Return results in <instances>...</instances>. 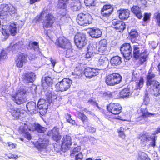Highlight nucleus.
Wrapping results in <instances>:
<instances>
[{"label": "nucleus", "mask_w": 160, "mask_h": 160, "mask_svg": "<svg viewBox=\"0 0 160 160\" xmlns=\"http://www.w3.org/2000/svg\"><path fill=\"white\" fill-rule=\"evenodd\" d=\"M112 24L114 26L113 28L119 30V32L123 31L125 28V24L124 22L114 20L112 22Z\"/></svg>", "instance_id": "23"}, {"label": "nucleus", "mask_w": 160, "mask_h": 160, "mask_svg": "<svg viewBox=\"0 0 160 160\" xmlns=\"http://www.w3.org/2000/svg\"><path fill=\"white\" fill-rule=\"evenodd\" d=\"M132 12L139 19L142 17V13L140 8L137 6H133L131 8Z\"/></svg>", "instance_id": "31"}, {"label": "nucleus", "mask_w": 160, "mask_h": 160, "mask_svg": "<svg viewBox=\"0 0 160 160\" xmlns=\"http://www.w3.org/2000/svg\"><path fill=\"white\" fill-rule=\"evenodd\" d=\"M52 134V138L54 141L58 142L60 140L61 136L59 134L58 129L54 128L50 132Z\"/></svg>", "instance_id": "33"}, {"label": "nucleus", "mask_w": 160, "mask_h": 160, "mask_svg": "<svg viewBox=\"0 0 160 160\" xmlns=\"http://www.w3.org/2000/svg\"><path fill=\"white\" fill-rule=\"evenodd\" d=\"M74 42L78 48H81L83 47L87 43L85 35L81 33H77L74 37Z\"/></svg>", "instance_id": "9"}, {"label": "nucleus", "mask_w": 160, "mask_h": 160, "mask_svg": "<svg viewBox=\"0 0 160 160\" xmlns=\"http://www.w3.org/2000/svg\"><path fill=\"white\" fill-rule=\"evenodd\" d=\"M34 131L33 129H31L28 126L26 125H25L22 128V132L24 134L25 138L29 140L31 139V136L28 131Z\"/></svg>", "instance_id": "29"}, {"label": "nucleus", "mask_w": 160, "mask_h": 160, "mask_svg": "<svg viewBox=\"0 0 160 160\" xmlns=\"http://www.w3.org/2000/svg\"><path fill=\"white\" fill-rule=\"evenodd\" d=\"M32 126L34 128H32V129H33L34 130H35L38 132L42 133L46 130V128H45L42 127L37 123H35Z\"/></svg>", "instance_id": "37"}, {"label": "nucleus", "mask_w": 160, "mask_h": 160, "mask_svg": "<svg viewBox=\"0 0 160 160\" xmlns=\"http://www.w3.org/2000/svg\"><path fill=\"white\" fill-rule=\"evenodd\" d=\"M108 58L104 56H102L100 57L98 60V65L102 69H104L108 66H109L110 65L108 64Z\"/></svg>", "instance_id": "24"}, {"label": "nucleus", "mask_w": 160, "mask_h": 160, "mask_svg": "<svg viewBox=\"0 0 160 160\" xmlns=\"http://www.w3.org/2000/svg\"><path fill=\"white\" fill-rule=\"evenodd\" d=\"M89 123H88V125H85L84 127L88 131L92 132L94 133L95 132L96 129L95 128H94L93 127L89 126Z\"/></svg>", "instance_id": "50"}, {"label": "nucleus", "mask_w": 160, "mask_h": 160, "mask_svg": "<svg viewBox=\"0 0 160 160\" xmlns=\"http://www.w3.org/2000/svg\"><path fill=\"white\" fill-rule=\"evenodd\" d=\"M26 91L24 88H20L16 92L15 94L12 97V99L18 104H21L26 102Z\"/></svg>", "instance_id": "2"}, {"label": "nucleus", "mask_w": 160, "mask_h": 160, "mask_svg": "<svg viewBox=\"0 0 160 160\" xmlns=\"http://www.w3.org/2000/svg\"><path fill=\"white\" fill-rule=\"evenodd\" d=\"M54 147L55 150L56 151V152H59L60 151L61 148H62L61 146L57 144L54 145Z\"/></svg>", "instance_id": "62"}, {"label": "nucleus", "mask_w": 160, "mask_h": 160, "mask_svg": "<svg viewBox=\"0 0 160 160\" xmlns=\"http://www.w3.org/2000/svg\"><path fill=\"white\" fill-rule=\"evenodd\" d=\"M54 18L52 15L48 14L47 15L43 21V27L44 29L49 28L52 26L54 22Z\"/></svg>", "instance_id": "15"}, {"label": "nucleus", "mask_w": 160, "mask_h": 160, "mask_svg": "<svg viewBox=\"0 0 160 160\" xmlns=\"http://www.w3.org/2000/svg\"><path fill=\"white\" fill-rule=\"evenodd\" d=\"M151 68L149 70L148 72V74L147 76V79L146 82V86H148L151 84H155L158 82L156 80L153 79V78L155 77V74L153 72H152Z\"/></svg>", "instance_id": "20"}, {"label": "nucleus", "mask_w": 160, "mask_h": 160, "mask_svg": "<svg viewBox=\"0 0 160 160\" xmlns=\"http://www.w3.org/2000/svg\"><path fill=\"white\" fill-rule=\"evenodd\" d=\"M156 18L157 20V23L158 25L160 26V13H157L156 15Z\"/></svg>", "instance_id": "64"}, {"label": "nucleus", "mask_w": 160, "mask_h": 160, "mask_svg": "<svg viewBox=\"0 0 160 160\" xmlns=\"http://www.w3.org/2000/svg\"><path fill=\"white\" fill-rule=\"evenodd\" d=\"M49 38L53 42H55V44L59 47L64 49L71 48V45L69 41L64 37H61L55 40L53 37H50L49 36Z\"/></svg>", "instance_id": "5"}, {"label": "nucleus", "mask_w": 160, "mask_h": 160, "mask_svg": "<svg viewBox=\"0 0 160 160\" xmlns=\"http://www.w3.org/2000/svg\"><path fill=\"white\" fill-rule=\"evenodd\" d=\"M82 69L81 68L80 66H78L76 67L74 69V72H72V75L75 76V78H79L82 72Z\"/></svg>", "instance_id": "38"}, {"label": "nucleus", "mask_w": 160, "mask_h": 160, "mask_svg": "<svg viewBox=\"0 0 160 160\" xmlns=\"http://www.w3.org/2000/svg\"><path fill=\"white\" fill-rule=\"evenodd\" d=\"M26 107L28 113L33 114L38 112V108L34 102L31 101L28 102L26 105Z\"/></svg>", "instance_id": "18"}, {"label": "nucleus", "mask_w": 160, "mask_h": 160, "mask_svg": "<svg viewBox=\"0 0 160 160\" xmlns=\"http://www.w3.org/2000/svg\"><path fill=\"white\" fill-rule=\"evenodd\" d=\"M72 48H67L65 49L66 50V57L67 58H70L73 56V50L72 49Z\"/></svg>", "instance_id": "47"}, {"label": "nucleus", "mask_w": 160, "mask_h": 160, "mask_svg": "<svg viewBox=\"0 0 160 160\" xmlns=\"http://www.w3.org/2000/svg\"><path fill=\"white\" fill-rule=\"evenodd\" d=\"M68 116L69 117V119H68L67 118V121L72 125H74L75 122V121L72 119L71 115L68 114Z\"/></svg>", "instance_id": "61"}, {"label": "nucleus", "mask_w": 160, "mask_h": 160, "mask_svg": "<svg viewBox=\"0 0 160 160\" xmlns=\"http://www.w3.org/2000/svg\"><path fill=\"white\" fill-rule=\"evenodd\" d=\"M48 140H43L41 142L39 140L36 142L35 145L38 149H40L41 148H45L48 145Z\"/></svg>", "instance_id": "30"}, {"label": "nucleus", "mask_w": 160, "mask_h": 160, "mask_svg": "<svg viewBox=\"0 0 160 160\" xmlns=\"http://www.w3.org/2000/svg\"><path fill=\"white\" fill-rule=\"evenodd\" d=\"M122 62L121 58L118 56L114 57L111 59L109 65L110 68H113L115 66L119 65Z\"/></svg>", "instance_id": "26"}, {"label": "nucleus", "mask_w": 160, "mask_h": 160, "mask_svg": "<svg viewBox=\"0 0 160 160\" xmlns=\"http://www.w3.org/2000/svg\"><path fill=\"white\" fill-rule=\"evenodd\" d=\"M140 54L139 48L135 45L133 46V55L134 58H139Z\"/></svg>", "instance_id": "45"}, {"label": "nucleus", "mask_w": 160, "mask_h": 160, "mask_svg": "<svg viewBox=\"0 0 160 160\" xmlns=\"http://www.w3.org/2000/svg\"><path fill=\"white\" fill-rule=\"evenodd\" d=\"M122 79V77L119 74L113 73L106 76L105 82L108 85L113 86L121 82Z\"/></svg>", "instance_id": "3"}, {"label": "nucleus", "mask_w": 160, "mask_h": 160, "mask_svg": "<svg viewBox=\"0 0 160 160\" xmlns=\"http://www.w3.org/2000/svg\"><path fill=\"white\" fill-rule=\"evenodd\" d=\"M72 3V5L70 6L72 8V9L74 11H78L81 8V3L78 1H70Z\"/></svg>", "instance_id": "36"}, {"label": "nucleus", "mask_w": 160, "mask_h": 160, "mask_svg": "<svg viewBox=\"0 0 160 160\" xmlns=\"http://www.w3.org/2000/svg\"><path fill=\"white\" fill-rule=\"evenodd\" d=\"M86 19L85 22H87L88 25H89L91 23L92 20V17L90 14L88 13H85Z\"/></svg>", "instance_id": "48"}, {"label": "nucleus", "mask_w": 160, "mask_h": 160, "mask_svg": "<svg viewBox=\"0 0 160 160\" xmlns=\"http://www.w3.org/2000/svg\"><path fill=\"white\" fill-rule=\"evenodd\" d=\"M89 34L92 38H98L101 36L102 32L98 29H92L89 32Z\"/></svg>", "instance_id": "32"}, {"label": "nucleus", "mask_w": 160, "mask_h": 160, "mask_svg": "<svg viewBox=\"0 0 160 160\" xmlns=\"http://www.w3.org/2000/svg\"><path fill=\"white\" fill-rule=\"evenodd\" d=\"M78 117L79 118L81 119L82 121L83 122L84 124L83 126L86 125V124L88 125L89 122H88V118L83 113L81 112H78Z\"/></svg>", "instance_id": "39"}, {"label": "nucleus", "mask_w": 160, "mask_h": 160, "mask_svg": "<svg viewBox=\"0 0 160 160\" xmlns=\"http://www.w3.org/2000/svg\"><path fill=\"white\" fill-rule=\"evenodd\" d=\"M44 13L43 12H42L39 15H38L34 18L33 21L35 23L40 21L42 19L41 17L42 15Z\"/></svg>", "instance_id": "55"}, {"label": "nucleus", "mask_w": 160, "mask_h": 160, "mask_svg": "<svg viewBox=\"0 0 160 160\" xmlns=\"http://www.w3.org/2000/svg\"><path fill=\"white\" fill-rule=\"evenodd\" d=\"M46 95L47 99L49 101H52L57 98V96L56 95H54L53 92H48L46 93Z\"/></svg>", "instance_id": "44"}, {"label": "nucleus", "mask_w": 160, "mask_h": 160, "mask_svg": "<svg viewBox=\"0 0 160 160\" xmlns=\"http://www.w3.org/2000/svg\"><path fill=\"white\" fill-rule=\"evenodd\" d=\"M7 57V54L4 50L2 51L0 56V59H5Z\"/></svg>", "instance_id": "60"}, {"label": "nucleus", "mask_w": 160, "mask_h": 160, "mask_svg": "<svg viewBox=\"0 0 160 160\" xmlns=\"http://www.w3.org/2000/svg\"><path fill=\"white\" fill-rule=\"evenodd\" d=\"M148 53L147 51L146 50H142L141 51V52L140 53V54L139 55V57H148Z\"/></svg>", "instance_id": "59"}, {"label": "nucleus", "mask_w": 160, "mask_h": 160, "mask_svg": "<svg viewBox=\"0 0 160 160\" xmlns=\"http://www.w3.org/2000/svg\"><path fill=\"white\" fill-rule=\"evenodd\" d=\"M136 82V87L137 89H140L142 87L144 83V80L143 78L140 77V78L137 81H135Z\"/></svg>", "instance_id": "41"}, {"label": "nucleus", "mask_w": 160, "mask_h": 160, "mask_svg": "<svg viewBox=\"0 0 160 160\" xmlns=\"http://www.w3.org/2000/svg\"><path fill=\"white\" fill-rule=\"evenodd\" d=\"M94 1L95 0H85L84 3L86 6H90L94 4Z\"/></svg>", "instance_id": "56"}, {"label": "nucleus", "mask_w": 160, "mask_h": 160, "mask_svg": "<svg viewBox=\"0 0 160 160\" xmlns=\"http://www.w3.org/2000/svg\"><path fill=\"white\" fill-rule=\"evenodd\" d=\"M83 158V156L82 153L81 152L76 154L75 155V158L77 160L78 159H82Z\"/></svg>", "instance_id": "63"}, {"label": "nucleus", "mask_w": 160, "mask_h": 160, "mask_svg": "<svg viewBox=\"0 0 160 160\" xmlns=\"http://www.w3.org/2000/svg\"><path fill=\"white\" fill-rule=\"evenodd\" d=\"M96 53V47L93 45L90 44L87 48V52L86 54V58H87L92 57Z\"/></svg>", "instance_id": "22"}, {"label": "nucleus", "mask_w": 160, "mask_h": 160, "mask_svg": "<svg viewBox=\"0 0 160 160\" xmlns=\"http://www.w3.org/2000/svg\"><path fill=\"white\" fill-rule=\"evenodd\" d=\"M62 8V9L60 10L59 13L60 14V16L61 17H64L65 16H66V17H67V11L65 9L66 8Z\"/></svg>", "instance_id": "54"}, {"label": "nucleus", "mask_w": 160, "mask_h": 160, "mask_svg": "<svg viewBox=\"0 0 160 160\" xmlns=\"http://www.w3.org/2000/svg\"><path fill=\"white\" fill-rule=\"evenodd\" d=\"M22 42H19L13 45L11 44L9 48H11L13 52H15L17 51H18L19 50L21 49L22 48Z\"/></svg>", "instance_id": "34"}, {"label": "nucleus", "mask_w": 160, "mask_h": 160, "mask_svg": "<svg viewBox=\"0 0 160 160\" xmlns=\"http://www.w3.org/2000/svg\"><path fill=\"white\" fill-rule=\"evenodd\" d=\"M150 94L146 92L145 95L143 98V103L146 105H147L149 103L150 99L149 97V95Z\"/></svg>", "instance_id": "49"}, {"label": "nucleus", "mask_w": 160, "mask_h": 160, "mask_svg": "<svg viewBox=\"0 0 160 160\" xmlns=\"http://www.w3.org/2000/svg\"><path fill=\"white\" fill-rule=\"evenodd\" d=\"M138 160H150L148 155L144 152L140 151L138 153Z\"/></svg>", "instance_id": "43"}, {"label": "nucleus", "mask_w": 160, "mask_h": 160, "mask_svg": "<svg viewBox=\"0 0 160 160\" xmlns=\"http://www.w3.org/2000/svg\"><path fill=\"white\" fill-rule=\"evenodd\" d=\"M108 111L114 115H117L121 112L122 107L119 103H111L107 107Z\"/></svg>", "instance_id": "12"}, {"label": "nucleus", "mask_w": 160, "mask_h": 160, "mask_svg": "<svg viewBox=\"0 0 160 160\" xmlns=\"http://www.w3.org/2000/svg\"><path fill=\"white\" fill-rule=\"evenodd\" d=\"M146 87V92L151 95L157 97L160 94V84L158 82Z\"/></svg>", "instance_id": "8"}, {"label": "nucleus", "mask_w": 160, "mask_h": 160, "mask_svg": "<svg viewBox=\"0 0 160 160\" xmlns=\"http://www.w3.org/2000/svg\"><path fill=\"white\" fill-rule=\"evenodd\" d=\"M85 13L79 14L77 17V21L78 23L81 26H86L88 25L87 22H85L86 19Z\"/></svg>", "instance_id": "28"}, {"label": "nucleus", "mask_w": 160, "mask_h": 160, "mask_svg": "<svg viewBox=\"0 0 160 160\" xmlns=\"http://www.w3.org/2000/svg\"><path fill=\"white\" fill-rule=\"evenodd\" d=\"M2 27V33L5 36V38H7L10 33L14 36L17 32L18 29L14 23H12L9 26H3Z\"/></svg>", "instance_id": "6"}, {"label": "nucleus", "mask_w": 160, "mask_h": 160, "mask_svg": "<svg viewBox=\"0 0 160 160\" xmlns=\"http://www.w3.org/2000/svg\"><path fill=\"white\" fill-rule=\"evenodd\" d=\"M140 143L142 145L145 146L148 145L154 147L155 146V138L154 136H149L147 134L140 135L139 137Z\"/></svg>", "instance_id": "4"}, {"label": "nucleus", "mask_w": 160, "mask_h": 160, "mask_svg": "<svg viewBox=\"0 0 160 160\" xmlns=\"http://www.w3.org/2000/svg\"><path fill=\"white\" fill-rule=\"evenodd\" d=\"M138 36L136 35H132L130 36V38L131 39V42L132 43L136 42L138 41Z\"/></svg>", "instance_id": "57"}, {"label": "nucleus", "mask_w": 160, "mask_h": 160, "mask_svg": "<svg viewBox=\"0 0 160 160\" xmlns=\"http://www.w3.org/2000/svg\"><path fill=\"white\" fill-rule=\"evenodd\" d=\"M118 12L119 18L121 19H127L129 17L130 11L128 9L121 10Z\"/></svg>", "instance_id": "27"}, {"label": "nucleus", "mask_w": 160, "mask_h": 160, "mask_svg": "<svg viewBox=\"0 0 160 160\" xmlns=\"http://www.w3.org/2000/svg\"><path fill=\"white\" fill-rule=\"evenodd\" d=\"M113 11V7L110 4L104 5L101 10L102 17L106 18L109 17Z\"/></svg>", "instance_id": "13"}, {"label": "nucleus", "mask_w": 160, "mask_h": 160, "mask_svg": "<svg viewBox=\"0 0 160 160\" xmlns=\"http://www.w3.org/2000/svg\"><path fill=\"white\" fill-rule=\"evenodd\" d=\"M45 102V101L43 99H40L38 103V106L37 107L38 108V110L42 109L44 108V105L43 104V103Z\"/></svg>", "instance_id": "53"}, {"label": "nucleus", "mask_w": 160, "mask_h": 160, "mask_svg": "<svg viewBox=\"0 0 160 160\" xmlns=\"http://www.w3.org/2000/svg\"><path fill=\"white\" fill-rule=\"evenodd\" d=\"M62 149H66L69 148L72 144L71 137L68 135H66L63 136L62 140Z\"/></svg>", "instance_id": "16"}, {"label": "nucleus", "mask_w": 160, "mask_h": 160, "mask_svg": "<svg viewBox=\"0 0 160 160\" xmlns=\"http://www.w3.org/2000/svg\"><path fill=\"white\" fill-rule=\"evenodd\" d=\"M35 75L34 73L32 72L26 73L23 76V78L27 83L32 82L35 79Z\"/></svg>", "instance_id": "25"}, {"label": "nucleus", "mask_w": 160, "mask_h": 160, "mask_svg": "<svg viewBox=\"0 0 160 160\" xmlns=\"http://www.w3.org/2000/svg\"><path fill=\"white\" fill-rule=\"evenodd\" d=\"M130 94V90L128 88H124L120 92V95L122 98L128 97Z\"/></svg>", "instance_id": "42"}, {"label": "nucleus", "mask_w": 160, "mask_h": 160, "mask_svg": "<svg viewBox=\"0 0 160 160\" xmlns=\"http://www.w3.org/2000/svg\"><path fill=\"white\" fill-rule=\"evenodd\" d=\"M81 148L80 146H78L74 148L71 151V156H74L75 154H77V153L79 152Z\"/></svg>", "instance_id": "51"}, {"label": "nucleus", "mask_w": 160, "mask_h": 160, "mask_svg": "<svg viewBox=\"0 0 160 160\" xmlns=\"http://www.w3.org/2000/svg\"><path fill=\"white\" fill-rule=\"evenodd\" d=\"M141 116L137 118V121H141V122L142 123H144L147 121L148 117L155 115V113L148 112L146 108H141Z\"/></svg>", "instance_id": "11"}, {"label": "nucleus", "mask_w": 160, "mask_h": 160, "mask_svg": "<svg viewBox=\"0 0 160 160\" xmlns=\"http://www.w3.org/2000/svg\"><path fill=\"white\" fill-rule=\"evenodd\" d=\"M45 81L46 84L49 86H50L52 84V80L51 77H46L44 78H43L42 79V83H44L43 82Z\"/></svg>", "instance_id": "46"}, {"label": "nucleus", "mask_w": 160, "mask_h": 160, "mask_svg": "<svg viewBox=\"0 0 160 160\" xmlns=\"http://www.w3.org/2000/svg\"><path fill=\"white\" fill-rule=\"evenodd\" d=\"M140 75L138 73L137 71H134L132 73V79L133 81L135 82L137 81L140 78Z\"/></svg>", "instance_id": "52"}, {"label": "nucleus", "mask_w": 160, "mask_h": 160, "mask_svg": "<svg viewBox=\"0 0 160 160\" xmlns=\"http://www.w3.org/2000/svg\"><path fill=\"white\" fill-rule=\"evenodd\" d=\"M17 9L12 5L9 4L0 5V16L1 19H4L9 13L11 15L16 13Z\"/></svg>", "instance_id": "1"}, {"label": "nucleus", "mask_w": 160, "mask_h": 160, "mask_svg": "<svg viewBox=\"0 0 160 160\" xmlns=\"http://www.w3.org/2000/svg\"><path fill=\"white\" fill-rule=\"evenodd\" d=\"M72 81L68 78H64L56 85L57 90L61 92L65 91L70 88Z\"/></svg>", "instance_id": "7"}, {"label": "nucleus", "mask_w": 160, "mask_h": 160, "mask_svg": "<svg viewBox=\"0 0 160 160\" xmlns=\"http://www.w3.org/2000/svg\"><path fill=\"white\" fill-rule=\"evenodd\" d=\"M28 48L29 49L38 51L39 48L38 43L36 42L31 41L29 42Z\"/></svg>", "instance_id": "35"}, {"label": "nucleus", "mask_w": 160, "mask_h": 160, "mask_svg": "<svg viewBox=\"0 0 160 160\" xmlns=\"http://www.w3.org/2000/svg\"><path fill=\"white\" fill-rule=\"evenodd\" d=\"M120 51L126 59L129 60L132 57V48L129 43L123 44L121 47Z\"/></svg>", "instance_id": "10"}, {"label": "nucleus", "mask_w": 160, "mask_h": 160, "mask_svg": "<svg viewBox=\"0 0 160 160\" xmlns=\"http://www.w3.org/2000/svg\"><path fill=\"white\" fill-rule=\"evenodd\" d=\"M87 103L88 104H91L94 106H98L97 103L92 99L89 100L87 102Z\"/></svg>", "instance_id": "58"}, {"label": "nucleus", "mask_w": 160, "mask_h": 160, "mask_svg": "<svg viewBox=\"0 0 160 160\" xmlns=\"http://www.w3.org/2000/svg\"><path fill=\"white\" fill-rule=\"evenodd\" d=\"M99 71V69L88 67L85 69L84 74L86 77L90 78L96 76V75L95 74L98 73Z\"/></svg>", "instance_id": "19"}, {"label": "nucleus", "mask_w": 160, "mask_h": 160, "mask_svg": "<svg viewBox=\"0 0 160 160\" xmlns=\"http://www.w3.org/2000/svg\"><path fill=\"white\" fill-rule=\"evenodd\" d=\"M98 51L100 54H107L108 53L106 39L102 40L99 42Z\"/></svg>", "instance_id": "17"}, {"label": "nucleus", "mask_w": 160, "mask_h": 160, "mask_svg": "<svg viewBox=\"0 0 160 160\" xmlns=\"http://www.w3.org/2000/svg\"><path fill=\"white\" fill-rule=\"evenodd\" d=\"M8 110L12 114V116L16 119H18L21 117V112L19 108H15L14 106L10 105L9 107Z\"/></svg>", "instance_id": "21"}, {"label": "nucleus", "mask_w": 160, "mask_h": 160, "mask_svg": "<svg viewBox=\"0 0 160 160\" xmlns=\"http://www.w3.org/2000/svg\"><path fill=\"white\" fill-rule=\"evenodd\" d=\"M18 59L15 61L16 65L18 68H21L27 61V56L24 53H21L17 56Z\"/></svg>", "instance_id": "14"}, {"label": "nucleus", "mask_w": 160, "mask_h": 160, "mask_svg": "<svg viewBox=\"0 0 160 160\" xmlns=\"http://www.w3.org/2000/svg\"><path fill=\"white\" fill-rule=\"evenodd\" d=\"M70 0H59L58 7L59 8H66Z\"/></svg>", "instance_id": "40"}]
</instances>
